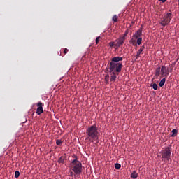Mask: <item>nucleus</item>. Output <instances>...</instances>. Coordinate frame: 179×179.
Wrapping results in <instances>:
<instances>
[{"label":"nucleus","instance_id":"nucleus-1","mask_svg":"<svg viewBox=\"0 0 179 179\" xmlns=\"http://www.w3.org/2000/svg\"><path fill=\"white\" fill-rule=\"evenodd\" d=\"M99 127L97 125L93 124L88 127L86 131V138L85 141H89L90 142H96L99 143Z\"/></svg>","mask_w":179,"mask_h":179},{"label":"nucleus","instance_id":"nucleus-2","mask_svg":"<svg viewBox=\"0 0 179 179\" xmlns=\"http://www.w3.org/2000/svg\"><path fill=\"white\" fill-rule=\"evenodd\" d=\"M76 158L70 164V167L75 174H80L82 173V163L78 161V157L74 155Z\"/></svg>","mask_w":179,"mask_h":179},{"label":"nucleus","instance_id":"nucleus-3","mask_svg":"<svg viewBox=\"0 0 179 179\" xmlns=\"http://www.w3.org/2000/svg\"><path fill=\"white\" fill-rule=\"evenodd\" d=\"M122 71V63L115 64V63H110L109 64V72L117 73V75H120V72Z\"/></svg>","mask_w":179,"mask_h":179},{"label":"nucleus","instance_id":"nucleus-4","mask_svg":"<svg viewBox=\"0 0 179 179\" xmlns=\"http://www.w3.org/2000/svg\"><path fill=\"white\" fill-rule=\"evenodd\" d=\"M162 159H164V162H169L171 160V148L166 147L164 150L161 151Z\"/></svg>","mask_w":179,"mask_h":179},{"label":"nucleus","instance_id":"nucleus-5","mask_svg":"<svg viewBox=\"0 0 179 179\" xmlns=\"http://www.w3.org/2000/svg\"><path fill=\"white\" fill-rule=\"evenodd\" d=\"M173 17H171V13H167L164 17H163V20L160 22V24L163 26V27H165L166 26L170 24V22L171 21V19Z\"/></svg>","mask_w":179,"mask_h":179},{"label":"nucleus","instance_id":"nucleus-6","mask_svg":"<svg viewBox=\"0 0 179 179\" xmlns=\"http://www.w3.org/2000/svg\"><path fill=\"white\" fill-rule=\"evenodd\" d=\"M127 38H124V36H120L119 37L118 39H117L115 41L117 42L115 45V50H117V48H120V47L121 45H122L124 44V43H125V40Z\"/></svg>","mask_w":179,"mask_h":179},{"label":"nucleus","instance_id":"nucleus-7","mask_svg":"<svg viewBox=\"0 0 179 179\" xmlns=\"http://www.w3.org/2000/svg\"><path fill=\"white\" fill-rule=\"evenodd\" d=\"M169 74L170 71H169V69H167L166 66H163L161 68V76H162V78H167Z\"/></svg>","mask_w":179,"mask_h":179},{"label":"nucleus","instance_id":"nucleus-8","mask_svg":"<svg viewBox=\"0 0 179 179\" xmlns=\"http://www.w3.org/2000/svg\"><path fill=\"white\" fill-rule=\"evenodd\" d=\"M37 109H36V114L38 115H41V114H43V103L41 102H38L37 104Z\"/></svg>","mask_w":179,"mask_h":179},{"label":"nucleus","instance_id":"nucleus-9","mask_svg":"<svg viewBox=\"0 0 179 179\" xmlns=\"http://www.w3.org/2000/svg\"><path fill=\"white\" fill-rule=\"evenodd\" d=\"M122 57H114L112 58L110 64H122V62H120V61H122Z\"/></svg>","mask_w":179,"mask_h":179},{"label":"nucleus","instance_id":"nucleus-10","mask_svg":"<svg viewBox=\"0 0 179 179\" xmlns=\"http://www.w3.org/2000/svg\"><path fill=\"white\" fill-rule=\"evenodd\" d=\"M143 50H145V45L141 46L140 49L137 51L136 55L135 56L136 59H138V58L141 57V54H142Z\"/></svg>","mask_w":179,"mask_h":179},{"label":"nucleus","instance_id":"nucleus-11","mask_svg":"<svg viewBox=\"0 0 179 179\" xmlns=\"http://www.w3.org/2000/svg\"><path fill=\"white\" fill-rule=\"evenodd\" d=\"M141 36H142V30L138 29L133 36V38L138 39L139 37H141Z\"/></svg>","mask_w":179,"mask_h":179},{"label":"nucleus","instance_id":"nucleus-12","mask_svg":"<svg viewBox=\"0 0 179 179\" xmlns=\"http://www.w3.org/2000/svg\"><path fill=\"white\" fill-rule=\"evenodd\" d=\"M110 75H112L110 76V82H115V80H117V73H110Z\"/></svg>","mask_w":179,"mask_h":179},{"label":"nucleus","instance_id":"nucleus-13","mask_svg":"<svg viewBox=\"0 0 179 179\" xmlns=\"http://www.w3.org/2000/svg\"><path fill=\"white\" fill-rule=\"evenodd\" d=\"M65 159H66V154H64V156H62L59 158L58 163L64 164V163H65Z\"/></svg>","mask_w":179,"mask_h":179},{"label":"nucleus","instance_id":"nucleus-14","mask_svg":"<svg viewBox=\"0 0 179 179\" xmlns=\"http://www.w3.org/2000/svg\"><path fill=\"white\" fill-rule=\"evenodd\" d=\"M160 73H162V69H160V67H158L155 70V76L157 78H159V76H160Z\"/></svg>","mask_w":179,"mask_h":179},{"label":"nucleus","instance_id":"nucleus-15","mask_svg":"<svg viewBox=\"0 0 179 179\" xmlns=\"http://www.w3.org/2000/svg\"><path fill=\"white\" fill-rule=\"evenodd\" d=\"M131 178L136 179L138 178V173H136V171H133V172L131 174Z\"/></svg>","mask_w":179,"mask_h":179},{"label":"nucleus","instance_id":"nucleus-16","mask_svg":"<svg viewBox=\"0 0 179 179\" xmlns=\"http://www.w3.org/2000/svg\"><path fill=\"white\" fill-rule=\"evenodd\" d=\"M164 83H166V78H164L161 81L159 82V87H163L164 86Z\"/></svg>","mask_w":179,"mask_h":179},{"label":"nucleus","instance_id":"nucleus-17","mask_svg":"<svg viewBox=\"0 0 179 179\" xmlns=\"http://www.w3.org/2000/svg\"><path fill=\"white\" fill-rule=\"evenodd\" d=\"M112 20L115 22H118V17L117 15H113V18H112Z\"/></svg>","mask_w":179,"mask_h":179},{"label":"nucleus","instance_id":"nucleus-18","mask_svg":"<svg viewBox=\"0 0 179 179\" xmlns=\"http://www.w3.org/2000/svg\"><path fill=\"white\" fill-rule=\"evenodd\" d=\"M110 80V76L108 74L105 76V82L106 83H108V81Z\"/></svg>","mask_w":179,"mask_h":179},{"label":"nucleus","instance_id":"nucleus-19","mask_svg":"<svg viewBox=\"0 0 179 179\" xmlns=\"http://www.w3.org/2000/svg\"><path fill=\"white\" fill-rule=\"evenodd\" d=\"M136 40L137 39H136L135 38H134V36H132V38H131V44L133 45H135V43H136Z\"/></svg>","mask_w":179,"mask_h":179},{"label":"nucleus","instance_id":"nucleus-20","mask_svg":"<svg viewBox=\"0 0 179 179\" xmlns=\"http://www.w3.org/2000/svg\"><path fill=\"white\" fill-rule=\"evenodd\" d=\"M19 176H20V172H19V171H16L15 172V178H19Z\"/></svg>","mask_w":179,"mask_h":179},{"label":"nucleus","instance_id":"nucleus-21","mask_svg":"<svg viewBox=\"0 0 179 179\" xmlns=\"http://www.w3.org/2000/svg\"><path fill=\"white\" fill-rule=\"evenodd\" d=\"M56 145L57 146H61L62 145V141L61 140H57L56 141Z\"/></svg>","mask_w":179,"mask_h":179},{"label":"nucleus","instance_id":"nucleus-22","mask_svg":"<svg viewBox=\"0 0 179 179\" xmlns=\"http://www.w3.org/2000/svg\"><path fill=\"white\" fill-rule=\"evenodd\" d=\"M115 169H116L117 170L121 169V164H118V163H116L115 164Z\"/></svg>","mask_w":179,"mask_h":179},{"label":"nucleus","instance_id":"nucleus-23","mask_svg":"<svg viewBox=\"0 0 179 179\" xmlns=\"http://www.w3.org/2000/svg\"><path fill=\"white\" fill-rule=\"evenodd\" d=\"M137 44L138 45H141V44H142V38H138Z\"/></svg>","mask_w":179,"mask_h":179},{"label":"nucleus","instance_id":"nucleus-24","mask_svg":"<svg viewBox=\"0 0 179 179\" xmlns=\"http://www.w3.org/2000/svg\"><path fill=\"white\" fill-rule=\"evenodd\" d=\"M109 47H110L112 48V47H114V48H115V42H110L109 43Z\"/></svg>","mask_w":179,"mask_h":179},{"label":"nucleus","instance_id":"nucleus-25","mask_svg":"<svg viewBox=\"0 0 179 179\" xmlns=\"http://www.w3.org/2000/svg\"><path fill=\"white\" fill-rule=\"evenodd\" d=\"M159 86H157V84L154 83L152 84V89H154V90H157Z\"/></svg>","mask_w":179,"mask_h":179},{"label":"nucleus","instance_id":"nucleus-26","mask_svg":"<svg viewBox=\"0 0 179 179\" xmlns=\"http://www.w3.org/2000/svg\"><path fill=\"white\" fill-rule=\"evenodd\" d=\"M128 30H126L125 33L123 35H122V36H123L124 38H127V37H128Z\"/></svg>","mask_w":179,"mask_h":179},{"label":"nucleus","instance_id":"nucleus-27","mask_svg":"<svg viewBox=\"0 0 179 179\" xmlns=\"http://www.w3.org/2000/svg\"><path fill=\"white\" fill-rule=\"evenodd\" d=\"M100 40H101V36H98V37L96 38V44H99Z\"/></svg>","mask_w":179,"mask_h":179},{"label":"nucleus","instance_id":"nucleus-28","mask_svg":"<svg viewBox=\"0 0 179 179\" xmlns=\"http://www.w3.org/2000/svg\"><path fill=\"white\" fill-rule=\"evenodd\" d=\"M173 135H177V129H173L172 130Z\"/></svg>","mask_w":179,"mask_h":179},{"label":"nucleus","instance_id":"nucleus-29","mask_svg":"<svg viewBox=\"0 0 179 179\" xmlns=\"http://www.w3.org/2000/svg\"><path fill=\"white\" fill-rule=\"evenodd\" d=\"M68 51H69L68 48H64V54H68Z\"/></svg>","mask_w":179,"mask_h":179},{"label":"nucleus","instance_id":"nucleus-30","mask_svg":"<svg viewBox=\"0 0 179 179\" xmlns=\"http://www.w3.org/2000/svg\"><path fill=\"white\" fill-rule=\"evenodd\" d=\"M70 176H71V177H73V172L71 171L70 172Z\"/></svg>","mask_w":179,"mask_h":179},{"label":"nucleus","instance_id":"nucleus-31","mask_svg":"<svg viewBox=\"0 0 179 179\" xmlns=\"http://www.w3.org/2000/svg\"><path fill=\"white\" fill-rule=\"evenodd\" d=\"M159 1L164 3V2H166L167 0H159Z\"/></svg>","mask_w":179,"mask_h":179},{"label":"nucleus","instance_id":"nucleus-32","mask_svg":"<svg viewBox=\"0 0 179 179\" xmlns=\"http://www.w3.org/2000/svg\"><path fill=\"white\" fill-rule=\"evenodd\" d=\"M178 6H179V0H178Z\"/></svg>","mask_w":179,"mask_h":179}]
</instances>
